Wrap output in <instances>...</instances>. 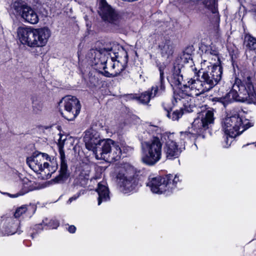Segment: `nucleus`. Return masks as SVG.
<instances>
[{
	"label": "nucleus",
	"instance_id": "obj_7",
	"mask_svg": "<svg viewBox=\"0 0 256 256\" xmlns=\"http://www.w3.org/2000/svg\"><path fill=\"white\" fill-rule=\"evenodd\" d=\"M26 163L34 172L46 179L49 178L58 167L56 158H51L48 154L42 152L34 153L27 158Z\"/></svg>",
	"mask_w": 256,
	"mask_h": 256
},
{
	"label": "nucleus",
	"instance_id": "obj_30",
	"mask_svg": "<svg viewBox=\"0 0 256 256\" xmlns=\"http://www.w3.org/2000/svg\"><path fill=\"white\" fill-rule=\"evenodd\" d=\"M28 210V206L24 205L18 208L14 212L15 218H19L23 214H24Z\"/></svg>",
	"mask_w": 256,
	"mask_h": 256
},
{
	"label": "nucleus",
	"instance_id": "obj_15",
	"mask_svg": "<svg viewBox=\"0 0 256 256\" xmlns=\"http://www.w3.org/2000/svg\"><path fill=\"white\" fill-rule=\"evenodd\" d=\"M66 140L65 136H60L58 144L60 155V166L59 174L54 180V181L56 183L64 182L70 176L67 163L66 160L65 154L63 149Z\"/></svg>",
	"mask_w": 256,
	"mask_h": 256
},
{
	"label": "nucleus",
	"instance_id": "obj_8",
	"mask_svg": "<svg viewBox=\"0 0 256 256\" xmlns=\"http://www.w3.org/2000/svg\"><path fill=\"white\" fill-rule=\"evenodd\" d=\"M182 180V176L179 174L174 176L170 174L164 177L150 176L146 186L153 193L170 195Z\"/></svg>",
	"mask_w": 256,
	"mask_h": 256
},
{
	"label": "nucleus",
	"instance_id": "obj_22",
	"mask_svg": "<svg viewBox=\"0 0 256 256\" xmlns=\"http://www.w3.org/2000/svg\"><path fill=\"white\" fill-rule=\"evenodd\" d=\"M167 79L172 86H180L182 84L183 76L180 74V69L178 66L173 67L172 72Z\"/></svg>",
	"mask_w": 256,
	"mask_h": 256
},
{
	"label": "nucleus",
	"instance_id": "obj_24",
	"mask_svg": "<svg viewBox=\"0 0 256 256\" xmlns=\"http://www.w3.org/2000/svg\"><path fill=\"white\" fill-rule=\"evenodd\" d=\"M162 56L168 58L172 55L174 52V47L172 42L169 40L162 41L159 45Z\"/></svg>",
	"mask_w": 256,
	"mask_h": 256
},
{
	"label": "nucleus",
	"instance_id": "obj_2",
	"mask_svg": "<svg viewBox=\"0 0 256 256\" xmlns=\"http://www.w3.org/2000/svg\"><path fill=\"white\" fill-rule=\"evenodd\" d=\"M214 112L208 110L198 114L194 120L192 127L188 128V131L180 132V138L178 134L174 133H165L162 134L163 139L165 140L164 152L168 159H174L180 155L182 148H184V144L186 140L195 138L211 127L214 122Z\"/></svg>",
	"mask_w": 256,
	"mask_h": 256
},
{
	"label": "nucleus",
	"instance_id": "obj_9",
	"mask_svg": "<svg viewBox=\"0 0 256 256\" xmlns=\"http://www.w3.org/2000/svg\"><path fill=\"white\" fill-rule=\"evenodd\" d=\"M162 142L158 136L141 142V160L146 165L152 166L162 158Z\"/></svg>",
	"mask_w": 256,
	"mask_h": 256
},
{
	"label": "nucleus",
	"instance_id": "obj_18",
	"mask_svg": "<svg viewBox=\"0 0 256 256\" xmlns=\"http://www.w3.org/2000/svg\"><path fill=\"white\" fill-rule=\"evenodd\" d=\"M99 2L98 13L104 20L110 23L114 22L118 18V14L107 3L106 0H98Z\"/></svg>",
	"mask_w": 256,
	"mask_h": 256
},
{
	"label": "nucleus",
	"instance_id": "obj_39",
	"mask_svg": "<svg viewBox=\"0 0 256 256\" xmlns=\"http://www.w3.org/2000/svg\"><path fill=\"white\" fill-rule=\"evenodd\" d=\"M190 2H194V1H192V0H190Z\"/></svg>",
	"mask_w": 256,
	"mask_h": 256
},
{
	"label": "nucleus",
	"instance_id": "obj_32",
	"mask_svg": "<svg viewBox=\"0 0 256 256\" xmlns=\"http://www.w3.org/2000/svg\"><path fill=\"white\" fill-rule=\"evenodd\" d=\"M59 225V223L57 220H52L48 224L50 228H56Z\"/></svg>",
	"mask_w": 256,
	"mask_h": 256
},
{
	"label": "nucleus",
	"instance_id": "obj_4",
	"mask_svg": "<svg viewBox=\"0 0 256 256\" xmlns=\"http://www.w3.org/2000/svg\"><path fill=\"white\" fill-rule=\"evenodd\" d=\"M232 90L224 96L216 98L217 101L222 103L224 107L234 101L250 100L256 103V92L250 78L244 82L236 78L232 82Z\"/></svg>",
	"mask_w": 256,
	"mask_h": 256
},
{
	"label": "nucleus",
	"instance_id": "obj_35",
	"mask_svg": "<svg viewBox=\"0 0 256 256\" xmlns=\"http://www.w3.org/2000/svg\"><path fill=\"white\" fill-rule=\"evenodd\" d=\"M68 230L70 233H74L76 232V228L74 226H68Z\"/></svg>",
	"mask_w": 256,
	"mask_h": 256
},
{
	"label": "nucleus",
	"instance_id": "obj_17",
	"mask_svg": "<svg viewBox=\"0 0 256 256\" xmlns=\"http://www.w3.org/2000/svg\"><path fill=\"white\" fill-rule=\"evenodd\" d=\"M99 2L98 13L104 20L110 23L114 22L118 18V14L107 3L106 0H98Z\"/></svg>",
	"mask_w": 256,
	"mask_h": 256
},
{
	"label": "nucleus",
	"instance_id": "obj_19",
	"mask_svg": "<svg viewBox=\"0 0 256 256\" xmlns=\"http://www.w3.org/2000/svg\"><path fill=\"white\" fill-rule=\"evenodd\" d=\"M86 148L93 152L102 140L99 133L93 128L88 130L84 138Z\"/></svg>",
	"mask_w": 256,
	"mask_h": 256
},
{
	"label": "nucleus",
	"instance_id": "obj_11",
	"mask_svg": "<svg viewBox=\"0 0 256 256\" xmlns=\"http://www.w3.org/2000/svg\"><path fill=\"white\" fill-rule=\"evenodd\" d=\"M116 181L120 190L124 194L134 190L138 184L134 168L128 164L120 170Z\"/></svg>",
	"mask_w": 256,
	"mask_h": 256
},
{
	"label": "nucleus",
	"instance_id": "obj_21",
	"mask_svg": "<svg viewBox=\"0 0 256 256\" xmlns=\"http://www.w3.org/2000/svg\"><path fill=\"white\" fill-rule=\"evenodd\" d=\"M20 190L16 194H11L8 193H4L9 196L10 198H15L35 190L34 182L30 180L27 178H20L18 182Z\"/></svg>",
	"mask_w": 256,
	"mask_h": 256
},
{
	"label": "nucleus",
	"instance_id": "obj_14",
	"mask_svg": "<svg viewBox=\"0 0 256 256\" xmlns=\"http://www.w3.org/2000/svg\"><path fill=\"white\" fill-rule=\"evenodd\" d=\"M60 106L64 108L61 112L63 117L68 120H74L79 114L81 106L78 99L70 96L62 98L60 102Z\"/></svg>",
	"mask_w": 256,
	"mask_h": 256
},
{
	"label": "nucleus",
	"instance_id": "obj_13",
	"mask_svg": "<svg viewBox=\"0 0 256 256\" xmlns=\"http://www.w3.org/2000/svg\"><path fill=\"white\" fill-rule=\"evenodd\" d=\"M158 67L160 75V82L152 86L151 92L149 90L145 92L136 98L142 104H147L151 98L160 95L164 91V71L166 68V66L163 63L160 64Z\"/></svg>",
	"mask_w": 256,
	"mask_h": 256
},
{
	"label": "nucleus",
	"instance_id": "obj_10",
	"mask_svg": "<svg viewBox=\"0 0 256 256\" xmlns=\"http://www.w3.org/2000/svg\"><path fill=\"white\" fill-rule=\"evenodd\" d=\"M93 152L98 160L109 158L112 160H118L122 155V150L114 140L108 138L102 140Z\"/></svg>",
	"mask_w": 256,
	"mask_h": 256
},
{
	"label": "nucleus",
	"instance_id": "obj_23",
	"mask_svg": "<svg viewBox=\"0 0 256 256\" xmlns=\"http://www.w3.org/2000/svg\"><path fill=\"white\" fill-rule=\"evenodd\" d=\"M96 191L98 195V205H100L102 202H106L110 200V191L105 182H99Z\"/></svg>",
	"mask_w": 256,
	"mask_h": 256
},
{
	"label": "nucleus",
	"instance_id": "obj_33",
	"mask_svg": "<svg viewBox=\"0 0 256 256\" xmlns=\"http://www.w3.org/2000/svg\"><path fill=\"white\" fill-rule=\"evenodd\" d=\"M122 148H121L122 152L123 150L124 153L130 152L132 150V148L128 146H124Z\"/></svg>",
	"mask_w": 256,
	"mask_h": 256
},
{
	"label": "nucleus",
	"instance_id": "obj_29",
	"mask_svg": "<svg viewBox=\"0 0 256 256\" xmlns=\"http://www.w3.org/2000/svg\"><path fill=\"white\" fill-rule=\"evenodd\" d=\"M43 104L42 102L37 100L33 99L32 100V110L34 113L38 114L42 110Z\"/></svg>",
	"mask_w": 256,
	"mask_h": 256
},
{
	"label": "nucleus",
	"instance_id": "obj_36",
	"mask_svg": "<svg viewBox=\"0 0 256 256\" xmlns=\"http://www.w3.org/2000/svg\"><path fill=\"white\" fill-rule=\"evenodd\" d=\"M105 73H106L105 75L106 76H109L110 73L108 72L105 70Z\"/></svg>",
	"mask_w": 256,
	"mask_h": 256
},
{
	"label": "nucleus",
	"instance_id": "obj_34",
	"mask_svg": "<svg viewBox=\"0 0 256 256\" xmlns=\"http://www.w3.org/2000/svg\"><path fill=\"white\" fill-rule=\"evenodd\" d=\"M80 176V177L84 176V180H88L89 178V172H86L84 174V172H81Z\"/></svg>",
	"mask_w": 256,
	"mask_h": 256
},
{
	"label": "nucleus",
	"instance_id": "obj_27",
	"mask_svg": "<svg viewBox=\"0 0 256 256\" xmlns=\"http://www.w3.org/2000/svg\"><path fill=\"white\" fill-rule=\"evenodd\" d=\"M167 110L166 116L172 120H178L181 118L183 114V111L182 109L177 110L172 112Z\"/></svg>",
	"mask_w": 256,
	"mask_h": 256
},
{
	"label": "nucleus",
	"instance_id": "obj_38",
	"mask_svg": "<svg viewBox=\"0 0 256 256\" xmlns=\"http://www.w3.org/2000/svg\"><path fill=\"white\" fill-rule=\"evenodd\" d=\"M42 226V225H41V224H39V225L38 226V228H39L40 226Z\"/></svg>",
	"mask_w": 256,
	"mask_h": 256
},
{
	"label": "nucleus",
	"instance_id": "obj_28",
	"mask_svg": "<svg viewBox=\"0 0 256 256\" xmlns=\"http://www.w3.org/2000/svg\"><path fill=\"white\" fill-rule=\"evenodd\" d=\"M217 0H210V2L206 1L205 5L212 12L218 17Z\"/></svg>",
	"mask_w": 256,
	"mask_h": 256
},
{
	"label": "nucleus",
	"instance_id": "obj_1",
	"mask_svg": "<svg viewBox=\"0 0 256 256\" xmlns=\"http://www.w3.org/2000/svg\"><path fill=\"white\" fill-rule=\"evenodd\" d=\"M200 78L194 77L184 82L183 88L174 92L176 102L183 104L188 112L194 111L196 104L195 96H198L210 90L222 78V70L219 66L212 68L211 72H200Z\"/></svg>",
	"mask_w": 256,
	"mask_h": 256
},
{
	"label": "nucleus",
	"instance_id": "obj_20",
	"mask_svg": "<svg viewBox=\"0 0 256 256\" xmlns=\"http://www.w3.org/2000/svg\"><path fill=\"white\" fill-rule=\"evenodd\" d=\"M20 222L12 218H7L2 223L0 231L2 236L12 235L16 233L20 234L19 230Z\"/></svg>",
	"mask_w": 256,
	"mask_h": 256
},
{
	"label": "nucleus",
	"instance_id": "obj_37",
	"mask_svg": "<svg viewBox=\"0 0 256 256\" xmlns=\"http://www.w3.org/2000/svg\"><path fill=\"white\" fill-rule=\"evenodd\" d=\"M43 224L45 225H47L48 224V223L44 221H43Z\"/></svg>",
	"mask_w": 256,
	"mask_h": 256
},
{
	"label": "nucleus",
	"instance_id": "obj_31",
	"mask_svg": "<svg viewBox=\"0 0 256 256\" xmlns=\"http://www.w3.org/2000/svg\"><path fill=\"white\" fill-rule=\"evenodd\" d=\"M85 190H80L76 194H74L73 196L70 198L68 201V204H70L73 200H76L80 196L84 194Z\"/></svg>",
	"mask_w": 256,
	"mask_h": 256
},
{
	"label": "nucleus",
	"instance_id": "obj_3",
	"mask_svg": "<svg viewBox=\"0 0 256 256\" xmlns=\"http://www.w3.org/2000/svg\"><path fill=\"white\" fill-rule=\"evenodd\" d=\"M86 57L94 64L102 65L104 70L110 68V75L113 76H117L125 69L128 60L126 50L116 44L110 48L91 49Z\"/></svg>",
	"mask_w": 256,
	"mask_h": 256
},
{
	"label": "nucleus",
	"instance_id": "obj_12",
	"mask_svg": "<svg viewBox=\"0 0 256 256\" xmlns=\"http://www.w3.org/2000/svg\"><path fill=\"white\" fill-rule=\"evenodd\" d=\"M12 12L20 16L24 22L34 24L38 23L39 18L37 12L22 0H16L11 4Z\"/></svg>",
	"mask_w": 256,
	"mask_h": 256
},
{
	"label": "nucleus",
	"instance_id": "obj_16",
	"mask_svg": "<svg viewBox=\"0 0 256 256\" xmlns=\"http://www.w3.org/2000/svg\"><path fill=\"white\" fill-rule=\"evenodd\" d=\"M202 66H204L206 63L210 64V66H208V70H204V68H202L201 70L198 72V78H200L202 74H200V72H211L212 68L215 66H219L221 68L222 74V68L220 64H216L214 62H219L220 59L218 56V52L216 50L212 49L210 46H206L205 51L202 54Z\"/></svg>",
	"mask_w": 256,
	"mask_h": 256
},
{
	"label": "nucleus",
	"instance_id": "obj_26",
	"mask_svg": "<svg viewBox=\"0 0 256 256\" xmlns=\"http://www.w3.org/2000/svg\"><path fill=\"white\" fill-rule=\"evenodd\" d=\"M161 130L158 127L155 126H149L147 128L146 134H149L151 135L150 139L152 138L154 136H158L160 139H163L162 134H161Z\"/></svg>",
	"mask_w": 256,
	"mask_h": 256
},
{
	"label": "nucleus",
	"instance_id": "obj_6",
	"mask_svg": "<svg viewBox=\"0 0 256 256\" xmlns=\"http://www.w3.org/2000/svg\"><path fill=\"white\" fill-rule=\"evenodd\" d=\"M16 32L20 42L30 48L45 46L51 35L50 30L46 27L34 28L30 26H20Z\"/></svg>",
	"mask_w": 256,
	"mask_h": 256
},
{
	"label": "nucleus",
	"instance_id": "obj_40",
	"mask_svg": "<svg viewBox=\"0 0 256 256\" xmlns=\"http://www.w3.org/2000/svg\"><path fill=\"white\" fill-rule=\"evenodd\" d=\"M255 146H256V142L255 143Z\"/></svg>",
	"mask_w": 256,
	"mask_h": 256
},
{
	"label": "nucleus",
	"instance_id": "obj_25",
	"mask_svg": "<svg viewBox=\"0 0 256 256\" xmlns=\"http://www.w3.org/2000/svg\"><path fill=\"white\" fill-rule=\"evenodd\" d=\"M244 44L248 49L254 50L256 49V38L247 34L244 36Z\"/></svg>",
	"mask_w": 256,
	"mask_h": 256
},
{
	"label": "nucleus",
	"instance_id": "obj_5",
	"mask_svg": "<svg viewBox=\"0 0 256 256\" xmlns=\"http://www.w3.org/2000/svg\"><path fill=\"white\" fill-rule=\"evenodd\" d=\"M243 114L244 112L240 110H234L224 120L222 128L226 136L224 146L228 147L232 143V140L229 142L228 136L234 138L254 126V122L244 118Z\"/></svg>",
	"mask_w": 256,
	"mask_h": 256
}]
</instances>
